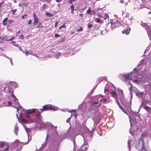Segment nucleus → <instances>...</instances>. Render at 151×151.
Instances as JSON below:
<instances>
[{
    "label": "nucleus",
    "instance_id": "nucleus-1",
    "mask_svg": "<svg viewBox=\"0 0 151 151\" xmlns=\"http://www.w3.org/2000/svg\"><path fill=\"white\" fill-rule=\"evenodd\" d=\"M54 107L51 104H46L43 106L42 108L41 109V112L47 110H55Z\"/></svg>",
    "mask_w": 151,
    "mask_h": 151
},
{
    "label": "nucleus",
    "instance_id": "nucleus-51",
    "mask_svg": "<svg viewBox=\"0 0 151 151\" xmlns=\"http://www.w3.org/2000/svg\"><path fill=\"white\" fill-rule=\"evenodd\" d=\"M56 1L57 2H60L62 1V0H56Z\"/></svg>",
    "mask_w": 151,
    "mask_h": 151
},
{
    "label": "nucleus",
    "instance_id": "nucleus-16",
    "mask_svg": "<svg viewBox=\"0 0 151 151\" xmlns=\"http://www.w3.org/2000/svg\"><path fill=\"white\" fill-rule=\"evenodd\" d=\"M45 14L47 16H48L49 17H51L52 16H53L54 15L52 14H51L50 13L48 12H46L45 13Z\"/></svg>",
    "mask_w": 151,
    "mask_h": 151
},
{
    "label": "nucleus",
    "instance_id": "nucleus-43",
    "mask_svg": "<svg viewBox=\"0 0 151 151\" xmlns=\"http://www.w3.org/2000/svg\"><path fill=\"white\" fill-rule=\"evenodd\" d=\"M12 106V104L11 103L10 101H9L8 103V106Z\"/></svg>",
    "mask_w": 151,
    "mask_h": 151
},
{
    "label": "nucleus",
    "instance_id": "nucleus-24",
    "mask_svg": "<svg viewBox=\"0 0 151 151\" xmlns=\"http://www.w3.org/2000/svg\"><path fill=\"white\" fill-rule=\"evenodd\" d=\"M132 84L130 83V86L129 88V90L130 91H131L133 89V87H132Z\"/></svg>",
    "mask_w": 151,
    "mask_h": 151
},
{
    "label": "nucleus",
    "instance_id": "nucleus-39",
    "mask_svg": "<svg viewBox=\"0 0 151 151\" xmlns=\"http://www.w3.org/2000/svg\"><path fill=\"white\" fill-rule=\"evenodd\" d=\"M55 36L56 37H59L60 36V35L58 34H55Z\"/></svg>",
    "mask_w": 151,
    "mask_h": 151
},
{
    "label": "nucleus",
    "instance_id": "nucleus-10",
    "mask_svg": "<svg viewBox=\"0 0 151 151\" xmlns=\"http://www.w3.org/2000/svg\"><path fill=\"white\" fill-rule=\"evenodd\" d=\"M141 151H147V150L145 147L144 141L143 140H142V147L141 149Z\"/></svg>",
    "mask_w": 151,
    "mask_h": 151
},
{
    "label": "nucleus",
    "instance_id": "nucleus-59",
    "mask_svg": "<svg viewBox=\"0 0 151 151\" xmlns=\"http://www.w3.org/2000/svg\"><path fill=\"white\" fill-rule=\"evenodd\" d=\"M23 15H24V17L27 16V15L26 14H24Z\"/></svg>",
    "mask_w": 151,
    "mask_h": 151
},
{
    "label": "nucleus",
    "instance_id": "nucleus-36",
    "mask_svg": "<svg viewBox=\"0 0 151 151\" xmlns=\"http://www.w3.org/2000/svg\"><path fill=\"white\" fill-rule=\"evenodd\" d=\"M12 20H8L9 24H8V26H9L10 24H11V23H12Z\"/></svg>",
    "mask_w": 151,
    "mask_h": 151
},
{
    "label": "nucleus",
    "instance_id": "nucleus-46",
    "mask_svg": "<svg viewBox=\"0 0 151 151\" xmlns=\"http://www.w3.org/2000/svg\"><path fill=\"white\" fill-rule=\"evenodd\" d=\"M75 10V9H71V14H73L74 13V11Z\"/></svg>",
    "mask_w": 151,
    "mask_h": 151
},
{
    "label": "nucleus",
    "instance_id": "nucleus-40",
    "mask_svg": "<svg viewBox=\"0 0 151 151\" xmlns=\"http://www.w3.org/2000/svg\"><path fill=\"white\" fill-rule=\"evenodd\" d=\"M70 8L71 9H74V5L73 4H72V5H71L70 6Z\"/></svg>",
    "mask_w": 151,
    "mask_h": 151
},
{
    "label": "nucleus",
    "instance_id": "nucleus-38",
    "mask_svg": "<svg viewBox=\"0 0 151 151\" xmlns=\"http://www.w3.org/2000/svg\"><path fill=\"white\" fill-rule=\"evenodd\" d=\"M19 37L22 39H24V35L22 34H21Z\"/></svg>",
    "mask_w": 151,
    "mask_h": 151
},
{
    "label": "nucleus",
    "instance_id": "nucleus-56",
    "mask_svg": "<svg viewBox=\"0 0 151 151\" xmlns=\"http://www.w3.org/2000/svg\"><path fill=\"white\" fill-rule=\"evenodd\" d=\"M99 16L100 17L102 18V16L101 15H100V14L99 15Z\"/></svg>",
    "mask_w": 151,
    "mask_h": 151
},
{
    "label": "nucleus",
    "instance_id": "nucleus-57",
    "mask_svg": "<svg viewBox=\"0 0 151 151\" xmlns=\"http://www.w3.org/2000/svg\"><path fill=\"white\" fill-rule=\"evenodd\" d=\"M60 3H59L58 4V7H60Z\"/></svg>",
    "mask_w": 151,
    "mask_h": 151
},
{
    "label": "nucleus",
    "instance_id": "nucleus-55",
    "mask_svg": "<svg viewBox=\"0 0 151 151\" xmlns=\"http://www.w3.org/2000/svg\"><path fill=\"white\" fill-rule=\"evenodd\" d=\"M24 16L23 15H22V18L23 19H24Z\"/></svg>",
    "mask_w": 151,
    "mask_h": 151
},
{
    "label": "nucleus",
    "instance_id": "nucleus-15",
    "mask_svg": "<svg viewBox=\"0 0 151 151\" xmlns=\"http://www.w3.org/2000/svg\"><path fill=\"white\" fill-rule=\"evenodd\" d=\"M65 37H64L61 38L59 40H58V42L59 43H61V42H63L64 41H65Z\"/></svg>",
    "mask_w": 151,
    "mask_h": 151
},
{
    "label": "nucleus",
    "instance_id": "nucleus-42",
    "mask_svg": "<svg viewBox=\"0 0 151 151\" xmlns=\"http://www.w3.org/2000/svg\"><path fill=\"white\" fill-rule=\"evenodd\" d=\"M98 103H99V101L98 100L96 101H94L93 103L92 104H98Z\"/></svg>",
    "mask_w": 151,
    "mask_h": 151
},
{
    "label": "nucleus",
    "instance_id": "nucleus-29",
    "mask_svg": "<svg viewBox=\"0 0 151 151\" xmlns=\"http://www.w3.org/2000/svg\"><path fill=\"white\" fill-rule=\"evenodd\" d=\"M26 131L27 133H30L31 132V130L30 129L27 128L26 129Z\"/></svg>",
    "mask_w": 151,
    "mask_h": 151
},
{
    "label": "nucleus",
    "instance_id": "nucleus-3",
    "mask_svg": "<svg viewBox=\"0 0 151 151\" xmlns=\"http://www.w3.org/2000/svg\"><path fill=\"white\" fill-rule=\"evenodd\" d=\"M123 76L125 78V81H128L131 79V76H132V73L131 72L127 74H124L123 75Z\"/></svg>",
    "mask_w": 151,
    "mask_h": 151
},
{
    "label": "nucleus",
    "instance_id": "nucleus-61",
    "mask_svg": "<svg viewBox=\"0 0 151 151\" xmlns=\"http://www.w3.org/2000/svg\"><path fill=\"white\" fill-rule=\"evenodd\" d=\"M123 0H120V2L122 3H123Z\"/></svg>",
    "mask_w": 151,
    "mask_h": 151
},
{
    "label": "nucleus",
    "instance_id": "nucleus-49",
    "mask_svg": "<svg viewBox=\"0 0 151 151\" xmlns=\"http://www.w3.org/2000/svg\"><path fill=\"white\" fill-rule=\"evenodd\" d=\"M29 54H30L29 52H28L27 51L26 52V55H28Z\"/></svg>",
    "mask_w": 151,
    "mask_h": 151
},
{
    "label": "nucleus",
    "instance_id": "nucleus-25",
    "mask_svg": "<svg viewBox=\"0 0 151 151\" xmlns=\"http://www.w3.org/2000/svg\"><path fill=\"white\" fill-rule=\"evenodd\" d=\"M42 26L41 23L39 24L37 27L38 28H42Z\"/></svg>",
    "mask_w": 151,
    "mask_h": 151
},
{
    "label": "nucleus",
    "instance_id": "nucleus-62",
    "mask_svg": "<svg viewBox=\"0 0 151 151\" xmlns=\"http://www.w3.org/2000/svg\"><path fill=\"white\" fill-rule=\"evenodd\" d=\"M19 47V49L20 50H21V47Z\"/></svg>",
    "mask_w": 151,
    "mask_h": 151
},
{
    "label": "nucleus",
    "instance_id": "nucleus-20",
    "mask_svg": "<svg viewBox=\"0 0 151 151\" xmlns=\"http://www.w3.org/2000/svg\"><path fill=\"white\" fill-rule=\"evenodd\" d=\"M76 110L75 109V110H72L71 111H68L69 112H75V114H74V115H75L76 116V117L77 116V113L76 112Z\"/></svg>",
    "mask_w": 151,
    "mask_h": 151
},
{
    "label": "nucleus",
    "instance_id": "nucleus-18",
    "mask_svg": "<svg viewBox=\"0 0 151 151\" xmlns=\"http://www.w3.org/2000/svg\"><path fill=\"white\" fill-rule=\"evenodd\" d=\"M109 18V16L108 15L106 14L105 13L104 15V19L106 20L107 19H108Z\"/></svg>",
    "mask_w": 151,
    "mask_h": 151
},
{
    "label": "nucleus",
    "instance_id": "nucleus-54",
    "mask_svg": "<svg viewBox=\"0 0 151 151\" xmlns=\"http://www.w3.org/2000/svg\"><path fill=\"white\" fill-rule=\"evenodd\" d=\"M21 33V31L20 30H19L17 33V34H20Z\"/></svg>",
    "mask_w": 151,
    "mask_h": 151
},
{
    "label": "nucleus",
    "instance_id": "nucleus-63",
    "mask_svg": "<svg viewBox=\"0 0 151 151\" xmlns=\"http://www.w3.org/2000/svg\"><path fill=\"white\" fill-rule=\"evenodd\" d=\"M142 95L143 94V93L142 92H141L140 93Z\"/></svg>",
    "mask_w": 151,
    "mask_h": 151
},
{
    "label": "nucleus",
    "instance_id": "nucleus-21",
    "mask_svg": "<svg viewBox=\"0 0 151 151\" xmlns=\"http://www.w3.org/2000/svg\"><path fill=\"white\" fill-rule=\"evenodd\" d=\"M11 43L14 45L16 47H19V45L18 44H15L16 42L15 41H12Z\"/></svg>",
    "mask_w": 151,
    "mask_h": 151
},
{
    "label": "nucleus",
    "instance_id": "nucleus-4",
    "mask_svg": "<svg viewBox=\"0 0 151 151\" xmlns=\"http://www.w3.org/2000/svg\"><path fill=\"white\" fill-rule=\"evenodd\" d=\"M149 101L148 100H146V104H148L150 105H151V102L149 103ZM146 110L147 112H150L151 110V106H145L143 107Z\"/></svg>",
    "mask_w": 151,
    "mask_h": 151
},
{
    "label": "nucleus",
    "instance_id": "nucleus-27",
    "mask_svg": "<svg viewBox=\"0 0 151 151\" xmlns=\"http://www.w3.org/2000/svg\"><path fill=\"white\" fill-rule=\"evenodd\" d=\"M40 111H36V109L35 111V112L37 114H40L41 113H42V112H41V109H40Z\"/></svg>",
    "mask_w": 151,
    "mask_h": 151
},
{
    "label": "nucleus",
    "instance_id": "nucleus-12",
    "mask_svg": "<svg viewBox=\"0 0 151 151\" xmlns=\"http://www.w3.org/2000/svg\"><path fill=\"white\" fill-rule=\"evenodd\" d=\"M8 18L7 17L5 18L3 21V24L4 26H6L7 23Z\"/></svg>",
    "mask_w": 151,
    "mask_h": 151
},
{
    "label": "nucleus",
    "instance_id": "nucleus-32",
    "mask_svg": "<svg viewBox=\"0 0 151 151\" xmlns=\"http://www.w3.org/2000/svg\"><path fill=\"white\" fill-rule=\"evenodd\" d=\"M15 39V37H12L11 38L9 39L8 40V41H12L13 40H14Z\"/></svg>",
    "mask_w": 151,
    "mask_h": 151
},
{
    "label": "nucleus",
    "instance_id": "nucleus-41",
    "mask_svg": "<svg viewBox=\"0 0 151 151\" xmlns=\"http://www.w3.org/2000/svg\"><path fill=\"white\" fill-rule=\"evenodd\" d=\"M99 81V83L102 81V79L101 78H99L98 79Z\"/></svg>",
    "mask_w": 151,
    "mask_h": 151
},
{
    "label": "nucleus",
    "instance_id": "nucleus-45",
    "mask_svg": "<svg viewBox=\"0 0 151 151\" xmlns=\"http://www.w3.org/2000/svg\"><path fill=\"white\" fill-rule=\"evenodd\" d=\"M32 23L31 20H29L28 22V24L30 25Z\"/></svg>",
    "mask_w": 151,
    "mask_h": 151
},
{
    "label": "nucleus",
    "instance_id": "nucleus-60",
    "mask_svg": "<svg viewBox=\"0 0 151 151\" xmlns=\"http://www.w3.org/2000/svg\"><path fill=\"white\" fill-rule=\"evenodd\" d=\"M26 116L27 117V118H28L29 117V116H28V114H27L26 115Z\"/></svg>",
    "mask_w": 151,
    "mask_h": 151
},
{
    "label": "nucleus",
    "instance_id": "nucleus-47",
    "mask_svg": "<svg viewBox=\"0 0 151 151\" xmlns=\"http://www.w3.org/2000/svg\"><path fill=\"white\" fill-rule=\"evenodd\" d=\"M33 17H34V18L35 19V18H37L36 17V14H35V13H34L33 14Z\"/></svg>",
    "mask_w": 151,
    "mask_h": 151
},
{
    "label": "nucleus",
    "instance_id": "nucleus-9",
    "mask_svg": "<svg viewBox=\"0 0 151 151\" xmlns=\"http://www.w3.org/2000/svg\"><path fill=\"white\" fill-rule=\"evenodd\" d=\"M9 92L11 94V96L14 98H15V99L14 100V101L15 102H16V101H18V100L17 99V98L15 97L14 94V91L13 89H10L9 90Z\"/></svg>",
    "mask_w": 151,
    "mask_h": 151
},
{
    "label": "nucleus",
    "instance_id": "nucleus-52",
    "mask_svg": "<svg viewBox=\"0 0 151 151\" xmlns=\"http://www.w3.org/2000/svg\"><path fill=\"white\" fill-rule=\"evenodd\" d=\"M45 1L47 2L48 3H50V1L49 0H45Z\"/></svg>",
    "mask_w": 151,
    "mask_h": 151
},
{
    "label": "nucleus",
    "instance_id": "nucleus-31",
    "mask_svg": "<svg viewBox=\"0 0 151 151\" xmlns=\"http://www.w3.org/2000/svg\"><path fill=\"white\" fill-rule=\"evenodd\" d=\"M83 30V28L82 27H81L79 29H78L77 31V32L82 31Z\"/></svg>",
    "mask_w": 151,
    "mask_h": 151
},
{
    "label": "nucleus",
    "instance_id": "nucleus-22",
    "mask_svg": "<svg viewBox=\"0 0 151 151\" xmlns=\"http://www.w3.org/2000/svg\"><path fill=\"white\" fill-rule=\"evenodd\" d=\"M92 12V11L90 9V8H89V9L87 10L86 13L88 14H90Z\"/></svg>",
    "mask_w": 151,
    "mask_h": 151
},
{
    "label": "nucleus",
    "instance_id": "nucleus-34",
    "mask_svg": "<svg viewBox=\"0 0 151 151\" xmlns=\"http://www.w3.org/2000/svg\"><path fill=\"white\" fill-rule=\"evenodd\" d=\"M20 144V142L18 140H16V141H15L14 142V144Z\"/></svg>",
    "mask_w": 151,
    "mask_h": 151
},
{
    "label": "nucleus",
    "instance_id": "nucleus-19",
    "mask_svg": "<svg viewBox=\"0 0 151 151\" xmlns=\"http://www.w3.org/2000/svg\"><path fill=\"white\" fill-rule=\"evenodd\" d=\"M47 6L45 4H43L42 6L41 7V10H45L47 8Z\"/></svg>",
    "mask_w": 151,
    "mask_h": 151
},
{
    "label": "nucleus",
    "instance_id": "nucleus-26",
    "mask_svg": "<svg viewBox=\"0 0 151 151\" xmlns=\"http://www.w3.org/2000/svg\"><path fill=\"white\" fill-rule=\"evenodd\" d=\"M96 22L98 23H100L101 22V19L98 18H96Z\"/></svg>",
    "mask_w": 151,
    "mask_h": 151
},
{
    "label": "nucleus",
    "instance_id": "nucleus-35",
    "mask_svg": "<svg viewBox=\"0 0 151 151\" xmlns=\"http://www.w3.org/2000/svg\"><path fill=\"white\" fill-rule=\"evenodd\" d=\"M59 23V21H57L55 22V27H57L58 26V23Z\"/></svg>",
    "mask_w": 151,
    "mask_h": 151
},
{
    "label": "nucleus",
    "instance_id": "nucleus-58",
    "mask_svg": "<svg viewBox=\"0 0 151 151\" xmlns=\"http://www.w3.org/2000/svg\"><path fill=\"white\" fill-rule=\"evenodd\" d=\"M80 16L81 17H82L83 16V14H79Z\"/></svg>",
    "mask_w": 151,
    "mask_h": 151
},
{
    "label": "nucleus",
    "instance_id": "nucleus-53",
    "mask_svg": "<svg viewBox=\"0 0 151 151\" xmlns=\"http://www.w3.org/2000/svg\"><path fill=\"white\" fill-rule=\"evenodd\" d=\"M119 106L120 108L122 109L123 108H122V107L120 105V104H119Z\"/></svg>",
    "mask_w": 151,
    "mask_h": 151
},
{
    "label": "nucleus",
    "instance_id": "nucleus-17",
    "mask_svg": "<svg viewBox=\"0 0 151 151\" xmlns=\"http://www.w3.org/2000/svg\"><path fill=\"white\" fill-rule=\"evenodd\" d=\"M66 23L65 22L63 23V25L61 26L59 28V29H60L62 28H64L65 29L66 28Z\"/></svg>",
    "mask_w": 151,
    "mask_h": 151
},
{
    "label": "nucleus",
    "instance_id": "nucleus-30",
    "mask_svg": "<svg viewBox=\"0 0 151 151\" xmlns=\"http://www.w3.org/2000/svg\"><path fill=\"white\" fill-rule=\"evenodd\" d=\"M18 131V129L17 128V127H15L14 132L16 133V134L17 133Z\"/></svg>",
    "mask_w": 151,
    "mask_h": 151
},
{
    "label": "nucleus",
    "instance_id": "nucleus-11",
    "mask_svg": "<svg viewBox=\"0 0 151 151\" xmlns=\"http://www.w3.org/2000/svg\"><path fill=\"white\" fill-rule=\"evenodd\" d=\"M100 101H102V103L103 104H106L108 103L109 102V101L107 99L103 98L100 100Z\"/></svg>",
    "mask_w": 151,
    "mask_h": 151
},
{
    "label": "nucleus",
    "instance_id": "nucleus-8",
    "mask_svg": "<svg viewBox=\"0 0 151 151\" xmlns=\"http://www.w3.org/2000/svg\"><path fill=\"white\" fill-rule=\"evenodd\" d=\"M35 111L36 109H28L26 110L25 111V113H26L27 114H30L35 112Z\"/></svg>",
    "mask_w": 151,
    "mask_h": 151
},
{
    "label": "nucleus",
    "instance_id": "nucleus-37",
    "mask_svg": "<svg viewBox=\"0 0 151 151\" xmlns=\"http://www.w3.org/2000/svg\"><path fill=\"white\" fill-rule=\"evenodd\" d=\"M17 10L16 9H14V10H11V11L13 13V15H14V13H15L16 11Z\"/></svg>",
    "mask_w": 151,
    "mask_h": 151
},
{
    "label": "nucleus",
    "instance_id": "nucleus-33",
    "mask_svg": "<svg viewBox=\"0 0 151 151\" xmlns=\"http://www.w3.org/2000/svg\"><path fill=\"white\" fill-rule=\"evenodd\" d=\"M76 1V0H69V2L70 4H71L73 2H75Z\"/></svg>",
    "mask_w": 151,
    "mask_h": 151
},
{
    "label": "nucleus",
    "instance_id": "nucleus-13",
    "mask_svg": "<svg viewBox=\"0 0 151 151\" xmlns=\"http://www.w3.org/2000/svg\"><path fill=\"white\" fill-rule=\"evenodd\" d=\"M111 93L113 97L115 99H117V94L115 92H111Z\"/></svg>",
    "mask_w": 151,
    "mask_h": 151
},
{
    "label": "nucleus",
    "instance_id": "nucleus-44",
    "mask_svg": "<svg viewBox=\"0 0 151 151\" xmlns=\"http://www.w3.org/2000/svg\"><path fill=\"white\" fill-rule=\"evenodd\" d=\"M4 2V1H2L0 3V8L1 7V5Z\"/></svg>",
    "mask_w": 151,
    "mask_h": 151
},
{
    "label": "nucleus",
    "instance_id": "nucleus-28",
    "mask_svg": "<svg viewBox=\"0 0 151 151\" xmlns=\"http://www.w3.org/2000/svg\"><path fill=\"white\" fill-rule=\"evenodd\" d=\"M93 26V25L91 24L88 23V28H92Z\"/></svg>",
    "mask_w": 151,
    "mask_h": 151
},
{
    "label": "nucleus",
    "instance_id": "nucleus-5",
    "mask_svg": "<svg viewBox=\"0 0 151 151\" xmlns=\"http://www.w3.org/2000/svg\"><path fill=\"white\" fill-rule=\"evenodd\" d=\"M3 146L4 147H6L5 149L3 150V151H6L8 150L9 145H6L4 144V142H0V148Z\"/></svg>",
    "mask_w": 151,
    "mask_h": 151
},
{
    "label": "nucleus",
    "instance_id": "nucleus-50",
    "mask_svg": "<svg viewBox=\"0 0 151 151\" xmlns=\"http://www.w3.org/2000/svg\"><path fill=\"white\" fill-rule=\"evenodd\" d=\"M92 14H95V13H96V12L95 11V10H92Z\"/></svg>",
    "mask_w": 151,
    "mask_h": 151
},
{
    "label": "nucleus",
    "instance_id": "nucleus-7",
    "mask_svg": "<svg viewBox=\"0 0 151 151\" xmlns=\"http://www.w3.org/2000/svg\"><path fill=\"white\" fill-rule=\"evenodd\" d=\"M130 28L129 27H127L125 28L123 31H122V32L123 34H125L126 35H128L130 31Z\"/></svg>",
    "mask_w": 151,
    "mask_h": 151
},
{
    "label": "nucleus",
    "instance_id": "nucleus-2",
    "mask_svg": "<svg viewBox=\"0 0 151 151\" xmlns=\"http://www.w3.org/2000/svg\"><path fill=\"white\" fill-rule=\"evenodd\" d=\"M111 24L112 26H114V27H117L120 26L121 25V23L119 22L118 20H116L114 23L111 22Z\"/></svg>",
    "mask_w": 151,
    "mask_h": 151
},
{
    "label": "nucleus",
    "instance_id": "nucleus-48",
    "mask_svg": "<svg viewBox=\"0 0 151 151\" xmlns=\"http://www.w3.org/2000/svg\"><path fill=\"white\" fill-rule=\"evenodd\" d=\"M49 134H47V137H46V140L48 138V137H49Z\"/></svg>",
    "mask_w": 151,
    "mask_h": 151
},
{
    "label": "nucleus",
    "instance_id": "nucleus-64",
    "mask_svg": "<svg viewBox=\"0 0 151 151\" xmlns=\"http://www.w3.org/2000/svg\"><path fill=\"white\" fill-rule=\"evenodd\" d=\"M138 146H136V148H137V149L138 148Z\"/></svg>",
    "mask_w": 151,
    "mask_h": 151
},
{
    "label": "nucleus",
    "instance_id": "nucleus-6",
    "mask_svg": "<svg viewBox=\"0 0 151 151\" xmlns=\"http://www.w3.org/2000/svg\"><path fill=\"white\" fill-rule=\"evenodd\" d=\"M23 121L26 124L37 122L36 120L35 119H30L27 120H26L25 119H23Z\"/></svg>",
    "mask_w": 151,
    "mask_h": 151
},
{
    "label": "nucleus",
    "instance_id": "nucleus-14",
    "mask_svg": "<svg viewBox=\"0 0 151 151\" xmlns=\"http://www.w3.org/2000/svg\"><path fill=\"white\" fill-rule=\"evenodd\" d=\"M38 18H35L34 19V21L33 22V24L35 25H36L37 24L38 22Z\"/></svg>",
    "mask_w": 151,
    "mask_h": 151
},
{
    "label": "nucleus",
    "instance_id": "nucleus-23",
    "mask_svg": "<svg viewBox=\"0 0 151 151\" xmlns=\"http://www.w3.org/2000/svg\"><path fill=\"white\" fill-rule=\"evenodd\" d=\"M4 40V38L1 36L0 37V43H3Z\"/></svg>",
    "mask_w": 151,
    "mask_h": 151
}]
</instances>
